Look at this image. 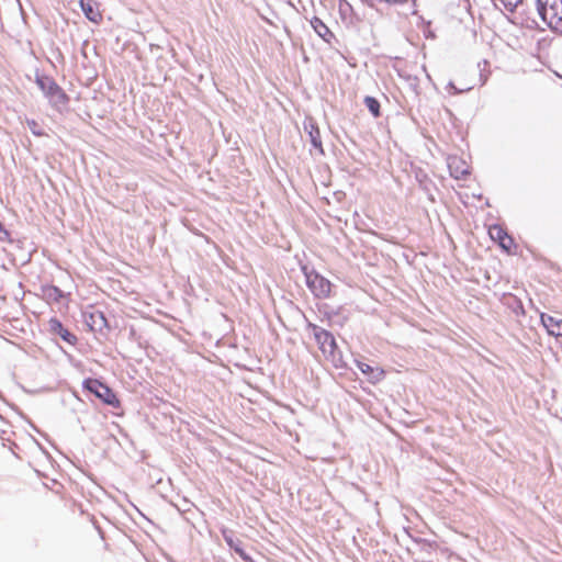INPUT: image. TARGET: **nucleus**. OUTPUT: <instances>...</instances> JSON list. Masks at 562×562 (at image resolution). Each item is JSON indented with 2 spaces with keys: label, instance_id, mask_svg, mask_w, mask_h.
Listing matches in <instances>:
<instances>
[{
  "label": "nucleus",
  "instance_id": "412c9836",
  "mask_svg": "<svg viewBox=\"0 0 562 562\" xmlns=\"http://www.w3.org/2000/svg\"><path fill=\"white\" fill-rule=\"evenodd\" d=\"M447 89L449 90H452V93L453 94H460L462 93L463 91H469L471 88H465V89H459L454 86L453 81H449L448 85H447Z\"/></svg>",
  "mask_w": 562,
  "mask_h": 562
},
{
  "label": "nucleus",
  "instance_id": "9d476101",
  "mask_svg": "<svg viewBox=\"0 0 562 562\" xmlns=\"http://www.w3.org/2000/svg\"><path fill=\"white\" fill-rule=\"evenodd\" d=\"M304 130L308 134L311 145L319 151V154H324L321 132L317 124L313 121V119H306L304 121Z\"/></svg>",
  "mask_w": 562,
  "mask_h": 562
},
{
  "label": "nucleus",
  "instance_id": "ddd939ff",
  "mask_svg": "<svg viewBox=\"0 0 562 562\" xmlns=\"http://www.w3.org/2000/svg\"><path fill=\"white\" fill-rule=\"evenodd\" d=\"M311 26L315 31V33L323 38L326 43L330 44L331 40L335 38L334 33L329 30V27L318 18L313 16L310 21Z\"/></svg>",
  "mask_w": 562,
  "mask_h": 562
},
{
  "label": "nucleus",
  "instance_id": "423d86ee",
  "mask_svg": "<svg viewBox=\"0 0 562 562\" xmlns=\"http://www.w3.org/2000/svg\"><path fill=\"white\" fill-rule=\"evenodd\" d=\"M222 536L226 544L233 550L243 561L254 562L251 557L243 548V542L238 538H235L234 531L227 528L221 530Z\"/></svg>",
  "mask_w": 562,
  "mask_h": 562
},
{
  "label": "nucleus",
  "instance_id": "4be33fe9",
  "mask_svg": "<svg viewBox=\"0 0 562 562\" xmlns=\"http://www.w3.org/2000/svg\"><path fill=\"white\" fill-rule=\"evenodd\" d=\"M504 245H505V247H502V248H503V249H505V250H507V251H509L510 247L513 246V245H510V244L508 243V240H504Z\"/></svg>",
  "mask_w": 562,
  "mask_h": 562
},
{
  "label": "nucleus",
  "instance_id": "1a4fd4ad",
  "mask_svg": "<svg viewBox=\"0 0 562 562\" xmlns=\"http://www.w3.org/2000/svg\"><path fill=\"white\" fill-rule=\"evenodd\" d=\"M79 5L90 22L99 24L102 21V14L95 0H79Z\"/></svg>",
  "mask_w": 562,
  "mask_h": 562
},
{
  "label": "nucleus",
  "instance_id": "f8f14e48",
  "mask_svg": "<svg viewBox=\"0 0 562 562\" xmlns=\"http://www.w3.org/2000/svg\"><path fill=\"white\" fill-rule=\"evenodd\" d=\"M541 323L548 330L549 335L554 337L562 336V319H558L548 314H541Z\"/></svg>",
  "mask_w": 562,
  "mask_h": 562
},
{
  "label": "nucleus",
  "instance_id": "6ab92c4d",
  "mask_svg": "<svg viewBox=\"0 0 562 562\" xmlns=\"http://www.w3.org/2000/svg\"><path fill=\"white\" fill-rule=\"evenodd\" d=\"M508 12H515L522 0H498Z\"/></svg>",
  "mask_w": 562,
  "mask_h": 562
},
{
  "label": "nucleus",
  "instance_id": "0eeeda50",
  "mask_svg": "<svg viewBox=\"0 0 562 562\" xmlns=\"http://www.w3.org/2000/svg\"><path fill=\"white\" fill-rule=\"evenodd\" d=\"M83 319L92 331L101 333L103 329L109 328L108 319L102 311L86 312L83 313Z\"/></svg>",
  "mask_w": 562,
  "mask_h": 562
},
{
  "label": "nucleus",
  "instance_id": "4468645a",
  "mask_svg": "<svg viewBox=\"0 0 562 562\" xmlns=\"http://www.w3.org/2000/svg\"><path fill=\"white\" fill-rule=\"evenodd\" d=\"M488 234L492 239L497 240L501 247H505L504 240H508L510 245H514V239L508 235L507 231L499 224H493L488 228Z\"/></svg>",
  "mask_w": 562,
  "mask_h": 562
},
{
  "label": "nucleus",
  "instance_id": "20e7f679",
  "mask_svg": "<svg viewBox=\"0 0 562 562\" xmlns=\"http://www.w3.org/2000/svg\"><path fill=\"white\" fill-rule=\"evenodd\" d=\"M301 270L305 277L306 286L317 299L330 296L331 283L328 279L319 274L315 269L304 265Z\"/></svg>",
  "mask_w": 562,
  "mask_h": 562
},
{
  "label": "nucleus",
  "instance_id": "9b49d317",
  "mask_svg": "<svg viewBox=\"0 0 562 562\" xmlns=\"http://www.w3.org/2000/svg\"><path fill=\"white\" fill-rule=\"evenodd\" d=\"M357 368L368 378L371 383H378L384 378V371L380 368H373L360 360H355Z\"/></svg>",
  "mask_w": 562,
  "mask_h": 562
},
{
  "label": "nucleus",
  "instance_id": "7ed1b4c3",
  "mask_svg": "<svg viewBox=\"0 0 562 562\" xmlns=\"http://www.w3.org/2000/svg\"><path fill=\"white\" fill-rule=\"evenodd\" d=\"M35 82L54 108L66 105L69 101L67 93L49 76L36 75Z\"/></svg>",
  "mask_w": 562,
  "mask_h": 562
},
{
  "label": "nucleus",
  "instance_id": "a211bd4d",
  "mask_svg": "<svg viewBox=\"0 0 562 562\" xmlns=\"http://www.w3.org/2000/svg\"><path fill=\"white\" fill-rule=\"evenodd\" d=\"M449 168L451 170V176H453L456 179H463L469 175V170L465 167H452V164L449 165Z\"/></svg>",
  "mask_w": 562,
  "mask_h": 562
},
{
  "label": "nucleus",
  "instance_id": "aec40b11",
  "mask_svg": "<svg viewBox=\"0 0 562 562\" xmlns=\"http://www.w3.org/2000/svg\"><path fill=\"white\" fill-rule=\"evenodd\" d=\"M0 241H10V233L0 222Z\"/></svg>",
  "mask_w": 562,
  "mask_h": 562
},
{
  "label": "nucleus",
  "instance_id": "dca6fc26",
  "mask_svg": "<svg viewBox=\"0 0 562 562\" xmlns=\"http://www.w3.org/2000/svg\"><path fill=\"white\" fill-rule=\"evenodd\" d=\"M363 102L373 117H379L381 115V105L376 98L367 95Z\"/></svg>",
  "mask_w": 562,
  "mask_h": 562
},
{
  "label": "nucleus",
  "instance_id": "f257e3e1",
  "mask_svg": "<svg viewBox=\"0 0 562 562\" xmlns=\"http://www.w3.org/2000/svg\"><path fill=\"white\" fill-rule=\"evenodd\" d=\"M307 327L312 329L314 339L324 356L329 359L336 368H345L346 363L342 359L341 351L338 349L334 335L329 330L312 323H308Z\"/></svg>",
  "mask_w": 562,
  "mask_h": 562
},
{
  "label": "nucleus",
  "instance_id": "6e6552de",
  "mask_svg": "<svg viewBox=\"0 0 562 562\" xmlns=\"http://www.w3.org/2000/svg\"><path fill=\"white\" fill-rule=\"evenodd\" d=\"M48 331L52 335L59 336L65 342L71 346L77 342L76 335L69 331L57 317H52L48 321Z\"/></svg>",
  "mask_w": 562,
  "mask_h": 562
},
{
  "label": "nucleus",
  "instance_id": "39448f33",
  "mask_svg": "<svg viewBox=\"0 0 562 562\" xmlns=\"http://www.w3.org/2000/svg\"><path fill=\"white\" fill-rule=\"evenodd\" d=\"M82 386L86 391L98 397L102 403L112 407H117L120 405V401L117 400L113 390L98 379H85Z\"/></svg>",
  "mask_w": 562,
  "mask_h": 562
},
{
  "label": "nucleus",
  "instance_id": "2eb2a0df",
  "mask_svg": "<svg viewBox=\"0 0 562 562\" xmlns=\"http://www.w3.org/2000/svg\"><path fill=\"white\" fill-rule=\"evenodd\" d=\"M44 297L49 302L58 303L64 297V292L56 285H45L42 288Z\"/></svg>",
  "mask_w": 562,
  "mask_h": 562
},
{
  "label": "nucleus",
  "instance_id": "f03ea898",
  "mask_svg": "<svg viewBox=\"0 0 562 562\" xmlns=\"http://www.w3.org/2000/svg\"><path fill=\"white\" fill-rule=\"evenodd\" d=\"M537 11L552 32L562 35V0H537Z\"/></svg>",
  "mask_w": 562,
  "mask_h": 562
},
{
  "label": "nucleus",
  "instance_id": "f3484780",
  "mask_svg": "<svg viewBox=\"0 0 562 562\" xmlns=\"http://www.w3.org/2000/svg\"><path fill=\"white\" fill-rule=\"evenodd\" d=\"M26 124L34 136L41 137L46 135L35 120H26Z\"/></svg>",
  "mask_w": 562,
  "mask_h": 562
}]
</instances>
